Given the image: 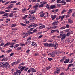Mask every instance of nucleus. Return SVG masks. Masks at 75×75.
<instances>
[{
    "mask_svg": "<svg viewBox=\"0 0 75 75\" xmlns=\"http://www.w3.org/2000/svg\"><path fill=\"white\" fill-rule=\"evenodd\" d=\"M34 33L32 32H31L30 31H28L27 32V33H23V38H25L26 37H27L28 35H29L30 34H34Z\"/></svg>",
    "mask_w": 75,
    "mask_h": 75,
    "instance_id": "1",
    "label": "nucleus"
},
{
    "mask_svg": "<svg viewBox=\"0 0 75 75\" xmlns=\"http://www.w3.org/2000/svg\"><path fill=\"white\" fill-rule=\"evenodd\" d=\"M4 67H5V68L8 69V68H10V66L9 65L8 63L6 62L4 64Z\"/></svg>",
    "mask_w": 75,
    "mask_h": 75,
    "instance_id": "2",
    "label": "nucleus"
},
{
    "mask_svg": "<svg viewBox=\"0 0 75 75\" xmlns=\"http://www.w3.org/2000/svg\"><path fill=\"white\" fill-rule=\"evenodd\" d=\"M58 23H59L58 21H54L52 23V25L53 26H55V25H58Z\"/></svg>",
    "mask_w": 75,
    "mask_h": 75,
    "instance_id": "3",
    "label": "nucleus"
},
{
    "mask_svg": "<svg viewBox=\"0 0 75 75\" xmlns=\"http://www.w3.org/2000/svg\"><path fill=\"white\" fill-rule=\"evenodd\" d=\"M39 14H40V16L41 17H42L45 14V13H43V11H42L41 12H40Z\"/></svg>",
    "mask_w": 75,
    "mask_h": 75,
    "instance_id": "4",
    "label": "nucleus"
},
{
    "mask_svg": "<svg viewBox=\"0 0 75 75\" xmlns=\"http://www.w3.org/2000/svg\"><path fill=\"white\" fill-rule=\"evenodd\" d=\"M57 32V33H59V30L58 29H57L56 30H52L51 31V33H55V32Z\"/></svg>",
    "mask_w": 75,
    "mask_h": 75,
    "instance_id": "5",
    "label": "nucleus"
},
{
    "mask_svg": "<svg viewBox=\"0 0 75 75\" xmlns=\"http://www.w3.org/2000/svg\"><path fill=\"white\" fill-rule=\"evenodd\" d=\"M66 37V34H64L62 35V38H61V39L62 40H64L65 38Z\"/></svg>",
    "mask_w": 75,
    "mask_h": 75,
    "instance_id": "6",
    "label": "nucleus"
},
{
    "mask_svg": "<svg viewBox=\"0 0 75 75\" xmlns=\"http://www.w3.org/2000/svg\"><path fill=\"white\" fill-rule=\"evenodd\" d=\"M57 52L54 51L52 53L51 56H52V57H55V55H57Z\"/></svg>",
    "mask_w": 75,
    "mask_h": 75,
    "instance_id": "7",
    "label": "nucleus"
},
{
    "mask_svg": "<svg viewBox=\"0 0 75 75\" xmlns=\"http://www.w3.org/2000/svg\"><path fill=\"white\" fill-rule=\"evenodd\" d=\"M69 59H66L64 61V64H67L69 62Z\"/></svg>",
    "mask_w": 75,
    "mask_h": 75,
    "instance_id": "8",
    "label": "nucleus"
},
{
    "mask_svg": "<svg viewBox=\"0 0 75 75\" xmlns=\"http://www.w3.org/2000/svg\"><path fill=\"white\" fill-rule=\"evenodd\" d=\"M73 20H71V19H69L68 21H67V23L69 24H72V23H73Z\"/></svg>",
    "mask_w": 75,
    "mask_h": 75,
    "instance_id": "9",
    "label": "nucleus"
},
{
    "mask_svg": "<svg viewBox=\"0 0 75 75\" xmlns=\"http://www.w3.org/2000/svg\"><path fill=\"white\" fill-rule=\"evenodd\" d=\"M56 71L54 72V74H59V71H60V69H56Z\"/></svg>",
    "mask_w": 75,
    "mask_h": 75,
    "instance_id": "10",
    "label": "nucleus"
},
{
    "mask_svg": "<svg viewBox=\"0 0 75 75\" xmlns=\"http://www.w3.org/2000/svg\"><path fill=\"white\" fill-rule=\"evenodd\" d=\"M51 17L52 18V20H54L55 18H57V16L56 15H54V16H53L52 15L51 16Z\"/></svg>",
    "mask_w": 75,
    "mask_h": 75,
    "instance_id": "11",
    "label": "nucleus"
},
{
    "mask_svg": "<svg viewBox=\"0 0 75 75\" xmlns=\"http://www.w3.org/2000/svg\"><path fill=\"white\" fill-rule=\"evenodd\" d=\"M60 3L62 4V5H63V6L67 4V3L65 2L64 0L60 1Z\"/></svg>",
    "mask_w": 75,
    "mask_h": 75,
    "instance_id": "12",
    "label": "nucleus"
},
{
    "mask_svg": "<svg viewBox=\"0 0 75 75\" xmlns=\"http://www.w3.org/2000/svg\"><path fill=\"white\" fill-rule=\"evenodd\" d=\"M45 25H42L39 27V29H42V28H45Z\"/></svg>",
    "mask_w": 75,
    "mask_h": 75,
    "instance_id": "13",
    "label": "nucleus"
},
{
    "mask_svg": "<svg viewBox=\"0 0 75 75\" xmlns=\"http://www.w3.org/2000/svg\"><path fill=\"white\" fill-rule=\"evenodd\" d=\"M30 12L31 14H33L34 13H35V10H32L31 11H29L28 12L30 13Z\"/></svg>",
    "mask_w": 75,
    "mask_h": 75,
    "instance_id": "14",
    "label": "nucleus"
},
{
    "mask_svg": "<svg viewBox=\"0 0 75 75\" xmlns=\"http://www.w3.org/2000/svg\"><path fill=\"white\" fill-rule=\"evenodd\" d=\"M10 45V42H8L7 43L5 44L4 45V47H7V46H8V45Z\"/></svg>",
    "mask_w": 75,
    "mask_h": 75,
    "instance_id": "15",
    "label": "nucleus"
},
{
    "mask_svg": "<svg viewBox=\"0 0 75 75\" xmlns=\"http://www.w3.org/2000/svg\"><path fill=\"white\" fill-rule=\"evenodd\" d=\"M32 44L31 45L33 46V47H36L37 45L36 43L34 42H32Z\"/></svg>",
    "mask_w": 75,
    "mask_h": 75,
    "instance_id": "16",
    "label": "nucleus"
},
{
    "mask_svg": "<svg viewBox=\"0 0 75 75\" xmlns=\"http://www.w3.org/2000/svg\"><path fill=\"white\" fill-rule=\"evenodd\" d=\"M26 11H27V8H25L22 10L21 11L22 12H23V13H25L26 12Z\"/></svg>",
    "mask_w": 75,
    "mask_h": 75,
    "instance_id": "17",
    "label": "nucleus"
},
{
    "mask_svg": "<svg viewBox=\"0 0 75 75\" xmlns=\"http://www.w3.org/2000/svg\"><path fill=\"white\" fill-rule=\"evenodd\" d=\"M58 27V25H56V26H52V29H57Z\"/></svg>",
    "mask_w": 75,
    "mask_h": 75,
    "instance_id": "18",
    "label": "nucleus"
},
{
    "mask_svg": "<svg viewBox=\"0 0 75 75\" xmlns=\"http://www.w3.org/2000/svg\"><path fill=\"white\" fill-rule=\"evenodd\" d=\"M72 10L71 9H70L69 10L68 12L67 13V14L68 15H69L70 13H72Z\"/></svg>",
    "mask_w": 75,
    "mask_h": 75,
    "instance_id": "19",
    "label": "nucleus"
},
{
    "mask_svg": "<svg viewBox=\"0 0 75 75\" xmlns=\"http://www.w3.org/2000/svg\"><path fill=\"white\" fill-rule=\"evenodd\" d=\"M56 7V6H55V5H51L50 6V8H51V9H53V8H55Z\"/></svg>",
    "mask_w": 75,
    "mask_h": 75,
    "instance_id": "20",
    "label": "nucleus"
},
{
    "mask_svg": "<svg viewBox=\"0 0 75 75\" xmlns=\"http://www.w3.org/2000/svg\"><path fill=\"white\" fill-rule=\"evenodd\" d=\"M21 47H18L16 48V51H20V50H21Z\"/></svg>",
    "mask_w": 75,
    "mask_h": 75,
    "instance_id": "21",
    "label": "nucleus"
},
{
    "mask_svg": "<svg viewBox=\"0 0 75 75\" xmlns=\"http://www.w3.org/2000/svg\"><path fill=\"white\" fill-rule=\"evenodd\" d=\"M31 70L32 71V72H36V70L34 68L31 69Z\"/></svg>",
    "mask_w": 75,
    "mask_h": 75,
    "instance_id": "22",
    "label": "nucleus"
},
{
    "mask_svg": "<svg viewBox=\"0 0 75 75\" xmlns=\"http://www.w3.org/2000/svg\"><path fill=\"white\" fill-rule=\"evenodd\" d=\"M33 24L32 23H30L29 25L28 26V28H30L31 27H33Z\"/></svg>",
    "mask_w": 75,
    "mask_h": 75,
    "instance_id": "23",
    "label": "nucleus"
},
{
    "mask_svg": "<svg viewBox=\"0 0 75 75\" xmlns=\"http://www.w3.org/2000/svg\"><path fill=\"white\" fill-rule=\"evenodd\" d=\"M43 44L44 46H45V47H48L49 44L48 43H44Z\"/></svg>",
    "mask_w": 75,
    "mask_h": 75,
    "instance_id": "24",
    "label": "nucleus"
},
{
    "mask_svg": "<svg viewBox=\"0 0 75 75\" xmlns=\"http://www.w3.org/2000/svg\"><path fill=\"white\" fill-rule=\"evenodd\" d=\"M21 46V47H23L24 46H25L26 45H27V42L25 44L22 43H20Z\"/></svg>",
    "mask_w": 75,
    "mask_h": 75,
    "instance_id": "25",
    "label": "nucleus"
},
{
    "mask_svg": "<svg viewBox=\"0 0 75 75\" xmlns=\"http://www.w3.org/2000/svg\"><path fill=\"white\" fill-rule=\"evenodd\" d=\"M16 23H14L13 24H12L11 26V27L12 28V27H16Z\"/></svg>",
    "mask_w": 75,
    "mask_h": 75,
    "instance_id": "26",
    "label": "nucleus"
},
{
    "mask_svg": "<svg viewBox=\"0 0 75 75\" xmlns=\"http://www.w3.org/2000/svg\"><path fill=\"white\" fill-rule=\"evenodd\" d=\"M47 3V2L46 1L40 2V4H45Z\"/></svg>",
    "mask_w": 75,
    "mask_h": 75,
    "instance_id": "27",
    "label": "nucleus"
},
{
    "mask_svg": "<svg viewBox=\"0 0 75 75\" xmlns=\"http://www.w3.org/2000/svg\"><path fill=\"white\" fill-rule=\"evenodd\" d=\"M16 72L18 74H21V71L20 70L17 69L16 70Z\"/></svg>",
    "mask_w": 75,
    "mask_h": 75,
    "instance_id": "28",
    "label": "nucleus"
},
{
    "mask_svg": "<svg viewBox=\"0 0 75 75\" xmlns=\"http://www.w3.org/2000/svg\"><path fill=\"white\" fill-rule=\"evenodd\" d=\"M68 67H72V68H74V65H73V64H69L68 65Z\"/></svg>",
    "mask_w": 75,
    "mask_h": 75,
    "instance_id": "29",
    "label": "nucleus"
},
{
    "mask_svg": "<svg viewBox=\"0 0 75 75\" xmlns=\"http://www.w3.org/2000/svg\"><path fill=\"white\" fill-rule=\"evenodd\" d=\"M61 16L60 18L61 20H63V19L64 18V17H65V15H63L62 16Z\"/></svg>",
    "mask_w": 75,
    "mask_h": 75,
    "instance_id": "30",
    "label": "nucleus"
},
{
    "mask_svg": "<svg viewBox=\"0 0 75 75\" xmlns=\"http://www.w3.org/2000/svg\"><path fill=\"white\" fill-rule=\"evenodd\" d=\"M53 47H55V49L57 48V47H58V44L56 43L55 45H54V44Z\"/></svg>",
    "mask_w": 75,
    "mask_h": 75,
    "instance_id": "31",
    "label": "nucleus"
},
{
    "mask_svg": "<svg viewBox=\"0 0 75 75\" xmlns=\"http://www.w3.org/2000/svg\"><path fill=\"white\" fill-rule=\"evenodd\" d=\"M53 46H54V44H49L48 47H52Z\"/></svg>",
    "mask_w": 75,
    "mask_h": 75,
    "instance_id": "32",
    "label": "nucleus"
},
{
    "mask_svg": "<svg viewBox=\"0 0 75 75\" xmlns=\"http://www.w3.org/2000/svg\"><path fill=\"white\" fill-rule=\"evenodd\" d=\"M12 51V49H9L8 50L6 51V52H8V53H9L10 52H11Z\"/></svg>",
    "mask_w": 75,
    "mask_h": 75,
    "instance_id": "33",
    "label": "nucleus"
},
{
    "mask_svg": "<svg viewBox=\"0 0 75 75\" xmlns=\"http://www.w3.org/2000/svg\"><path fill=\"white\" fill-rule=\"evenodd\" d=\"M63 33H64V32L63 31H62L60 33V37H62V36L63 35Z\"/></svg>",
    "mask_w": 75,
    "mask_h": 75,
    "instance_id": "34",
    "label": "nucleus"
},
{
    "mask_svg": "<svg viewBox=\"0 0 75 75\" xmlns=\"http://www.w3.org/2000/svg\"><path fill=\"white\" fill-rule=\"evenodd\" d=\"M28 16V15H25V16H23V17L22 19H25V18H26Z\"/></svg>",
    "mask_w": 75,
    "mask_h": 75,
    "instance_id": "35",
    "label": "nucleus"
},
{
    "mask_svg": "<svg viewBox=\"0 0 75 75\" xmlns=\"http://www.w3.org/2000/svg\"><path fill=\"white\" fill-rule=\"evenodd\" d=\"M65 28H66V27L65 26H64L63 27L60 28V29L61 30H64Z\"/></svg>",
    "mask_w": 75,
    "mask_h": 75,
    "instance_id": "36",
    "label": "nucleus"
},
{
    "mask_svg": "<svg viewBox=\"0 0 75 75\" xmlns=\"http://www.w3.org/2000/svg\"><path fill=\"white\" fill-rule=\"evenodd\" d=\"M17 3V1H12L10 2V3L11 4V3Z\"/></svg>",
    "mask_w": 75,
    "mask_h": 75,
    "instance_id": "37",
    "label": "nucleus"
},
{
    "mask_svg": "<svg viewBox=\"0 0 75 75\" xmlns=\"http://www.w3.org/2000/svg\"><path fill=\"white\" fill-rule=\"evenodd\" d=\"M65 12H67V10L65 9H63L61 13L62 14H63L64 13H65Z\"/></svg>",
    "mask_w": 75,
    "mask_h": 75,
    "instance_id": "38",
    "label": "nucleus"
},
{
    "mask_svg": "<svg viewBox=\"0 0 75 75\" xmlns=\"http://www.w3.org/2000/svg\"><path fill=\"white\" fill-rule=\"evenodd\" d=\"M26 67H22V68L21 69V71H23V70H24V69H25V68Z\"/></svg>",
    "mask_w": 75,
    "mask_h": 75,
    "instance_id": "39",
    "label": "nucleus"
},
{
    "mask_svg": "<svg viewBox=\"0 0 75 75\" xmlns=\"http://www.w3.org/2000/svg\"><path fill=\"white\" fill-rule=\"evenodd\" d=\"M20 46V44H17L15 45V47H14V48H16V47H18V46Z\"/></svg>",
    "mask_w": 75,
    "mask_h": 75,
    "instance_id": "40",
    "label": "nucleus"
},
{
    "mask_svg": "<svg viewBox=\"0 0 75 75\" xmlns=\"http://www.w3.org/2000/svg\"><path fill=\"white\" fill-rule=\"evenodd\" d=\"M30 18H32V19H35V18L34 17V15H33L32 16L30 17Z\"/></svg>",
    "mask_w": 75,
    "mask_h": 75,
    "instance_id": "41",
    "label": "nucleus"
},
{
    "mask_svg": "<svg viewBox=\"0 0 75 75\" xmlns=\"http://www.w3.org/2000/svg\"><path fill=\"white\" fill-rule=\"evenodd\" d=\"M62 0H57V3L58 4H59V3H61V1Z\"/></svg>",
    "mask_w": 75,
    "mask_h": 75,
    "instance_id": "42",
    "label": "nucleus"
},
{
    "mask_svg": "<svg viewBox=\"0 0 75 75\" xmlns=\"http://www.w3.org/2000/svg\"><path fill=\"white\" fill-rule=\"evenodd\" d=\"M50 69H51V67L50 66L47 67L46 68V70H49Z\"/></svg>",
    "mask_w": 75,
    "mask_h": 75,
    "instance_id": "43",
    "label": "nucleus"
},
{
    "mask_svg": "<svg viewBox=\"0 0 75 75\" xmlns=\"http://www.w3.org/2000/svg\"><path fill=\"white\" fill-rule=\"evenodd\" d=\"M13 7L11 5H9V6L7 8H9V9H10V8H11Z\"/></svg>",
    "mask_w": 75,
    "mask_h": 75,
    "instance_id": "44",
    "label": "nucleus"
},
{
    "mask_svg": "<svg viewBox=\"0 0 75 75\" xmlns=\"http://www.w3.org/2000/svg\"><path fill=\"white\" fill-rule=\"evenodd\" d=\"M13 13H11L10 15H9V16L10 17H13Z\"/></svg>",
    "mask_w": 75,
    "mask_h": 75,
    "instance_id": "45",
    "label": "nucleus"
},
{
    "mask_svg": "<svg viewBox=\"0 0 75 75\" xmlns=\"http://www.w3.org/2000/svg\"><path fill=\"white\" fill-rule=\"evenodd\" d=\"M5 13L4 11H0V14H4Z\"/></svg>",
    "mask_w": 75,
    "mask_h": 75,
    "instance_id": "46",
    "label": "nucleus"
},
{
    "mask_svg": "<svg viewBox=\"0 0 75 75\" xmlns=\"http://www.w3.org/2000/svg\"><path fill=\"white\" fill-rule=\"evenodd\" d=\"M44 4H42L39 5V7H44Z\"/></svg>",
    "mask_w": 75,
    "mask_h": 75,
    "instance_id": "47",
    "label": "nucleus"
},
{
    "mask_svg": "<svg viewBox=\"0 0 75 75\" xmlns=\"http://www.w3.org/2000/svg\"><path fill=\"white\" fill-rule=\"evenodd\" d=\"M10 21V20L9 19H6V23H8V21Z\"/></svg>",
    "mask_w": 75,
    "mask_h": 75,
    "instance_id": "48",
    "label": "nucleus"
},
{
    "mask_svg": "<svg viewBox=\"0 0 75 75\" xmlns=\"http://www.w3.org/2000/svg\"><path fill=\"white\" fill-rule=\"evenodd\" d=\"M66 27L67 28H69V25L68 24H67L66 25Z\"/></svg>",
    "mask_w": 75,
    "mask_h": 75,
    "instance_id": "49",
    "label": "nucleus"
},
{
    "mask_svg": "<svg viewBox=\"0 0 75 75\" xmlns=\"http://www.w3.org/2000/svg\"><path fill=\"white\" fill-rule=\"evenodd\" d=\"M70 33H67V34H66V36L67 37H68L69 36V35H70Z\"/></svg>",
    "mask_w": 75,
    "mask_h": 75,
    "instance_id": "50",
    "label": "nucleus"
},
{
    "mask_svg": "<svg viewBox=\"0 0 75 75\" xmlns=\"http://www.w3.org/2000/svg\"><path fill=\"white\" fill-rule=\"evenodd\" d=\"M8 15V13H6L4 15H3V16H7Z\"/></svg>",
    "mask_w": 75,
    "mask_h": 75,
    "instance_id": "51",
    "label": "nucleus"
},
{
    "mask_svg": "<svg viewBox=\"0 0 75 75\" xmlns=\"http://www.w3.org/2000/svg\"><path fill=\"white\" fill-rule=\"evenodd\" d=\"M31 40V38L29 37L27 39V41H29V40Z\"/></svg>",
    "mask_w": 75,
    "mask_h": 75,
    "instance_id": "52",
    "label": "nucleus"
},
{
    "mask_svg": "<svg viewBox=\"0 0 75 75\" xmlns=\"http://www.w3.org/2000/svg\"><path fill=\"white\" fill-rule=\"evenodd\" d=\"M57 7H61V4H57Z\"/></svg>",
    "mask_w": 75,
    "mask_h": 75,
    "instance_id": "53",
    "label": "nucleus"
},
{
    "mask_svg": "<svg viewBox=\"0 0 75 75\" xmlns=\"http://www.w3.org/2000/svg\"><path fill=\"white\" fill-rule=\"evenodd\" d=\"M48 60L49 61H52V60H53V59L52 58H48Z\"/></svg>",
    "mask_w": 75,
    "mask_h": 75,
    "instance_id": "54",
    "label": "nucleus"
},
{
    "mask_svg": "<svg viewBox=\"0 0 75 75\" xmlns=\"http://www.w3.org/2000/svg\"><path fill=\"white\" fill-rule=\"evenodd\" d=\"M4 42H2L1 43V44L0 45V47H1V46H3V45H4Z\"/></svg>",
    "mask_w": 75,
    "mask_h": 75,
    "instance_id": "55",
    "label": "nucleus"
},
{
    "mask_svg": "<svg viewBox=\"0 0 75 75\" xmlns=\"http://www.w3.org/2000/svg\"><path fill=\"white\" fill-rule=\"evenodd\" d=\"M16 62H14L12 64V66H13V65H14L15 64H16Z\"/></svg>",
    "mask_w": 75,
    "mask_h": 75,
    "instance_id": "56",
    "label": "nucleus"
},
{
    "mask_svg": "<svg viewBox=\"0 0 75 75\" xmlns=\"http://www.w3.org/2000/svg\"><path fill=\"white\" fill-rule=\"evenodd\" d=\"M14 44H16V43H15V42H12V43H10V45H14Z\"/></svg>",
    "mask_w": 75,
    "mask_h": 75,
    "instance_id": "57",
    "label": "nucleus"
},
{
    "mask_svg": "<svg viewBox=\"0 0 75 75\" xmlns=\"http://www.w3.org/2000/svg\"><path fill=\"white\" fill-rule=\"evenodd\" d=\"M21 60L20 59H19L16 62V64H18V62H20V61Z\"/></svg>",
    "mask_w": 75,
    "mask_h": 75,
    "instance_id": "58",
    "label": "nucleus"
},
{
    "mask_svg": "<svg viewBox=\"0 0 75 75\" xmlns=\"http://www.w3.org/2000/svg\"><path fill=\"white\" fill-rule=\"evenodd\" d=\"M9 3H10V1H9L8 2H7L6 3H5L4 4V5H6L7 4H8Z\"/></svg>",
    "mask_w": 75,
    "mask_h": 75,
    "instance_id": "59",
    "label": "nucleus"
},
{
    "mask_svg": "<svg viewBox=\"0 0 75 75\" xmlns=\"http://www.w3.org/2000/svg\"><path fill=\"white\" fill-rule=\"evenodd\" d=\"M61 18V16H59V17L56 18V20H59Z\"/></svg>",
    "mask_w": 75,
    "mask_h": 75,
    "instance_id": "60",
    "label": "nucleus"
},
{
    "mask_svg": "<svg viewBox=\"0 0 75 75\" xmlns=\"http://www.w3.org/2000/svg\"><path fill=\"white\" fill-rule=\"evenodd\" d=\"M37 31V29H35L33 30V32H34V33H36Z\"/></svg>",
    "mask_w": 75,
    "mask_h": 75,
    "instance_id": "61",
    "label": "nucleus"
},
{
    "mask_svg": "<svg viewBox=\"0 0 75 75\" xmlns=\"http://www.w3.org/2000/svg\"><path fill=\"white\" fill-rule=\"evenodd\" d=\"M10 10L8 9L7 10H5V12H10Z\"/></svg>",
    "mask_w": 75,
    "mask_h": 75,
    "instance_id": "62",
    "label": "nucleus"
},
{
    "mask_svg": "<svg viewBox=\"0 0 75 75\" xmlns=\"http://www.w3.org/2000/svg\"><path fill=\"white\" fill-rule=\"evenodd\" d=\"M18 74L17 73V71H16V72H15L13 73V75H18Z\"/></svg>",
    "mask_w": 75,
    "mask_h": 75,
    "instance_id": "63",
    "label": "nucleus"
},
{
    "mask_svg": "<svg viewBox=\"0 0 75 75\" xmlns=\"http://www.w3.org/2000/svg\"><path fill=\"white\" fill-rule=\"evenodd\" d=\"M33 8H37L38 7V6L36 5L33 6Z\"/></svg>",
    "mask_w": 75,
    "mask_h": 75,
    "instance_id": "64",
    "label": "nucleus"
}]
</instances>
